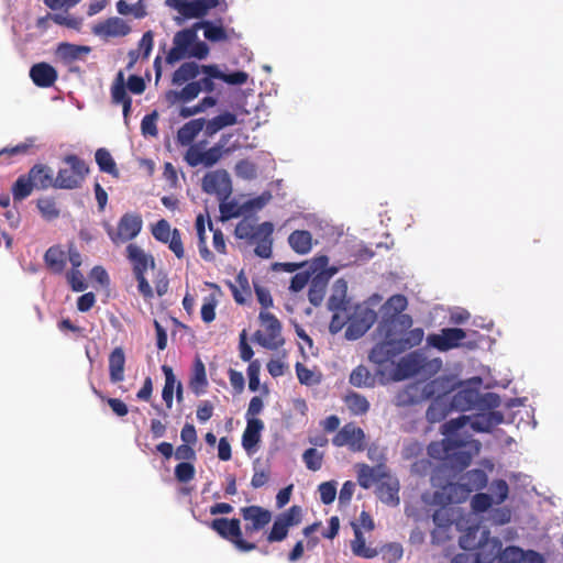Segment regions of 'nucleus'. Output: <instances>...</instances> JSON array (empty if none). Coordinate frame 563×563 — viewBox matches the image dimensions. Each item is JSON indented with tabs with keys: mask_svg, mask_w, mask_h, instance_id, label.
<instances>
[{
	"mask_svg": "<svg viewBox=\"0 0 563 563\" xmlns=\"http://www.w3.org/2000/svg\"><path fill=\"white\" fill-rule=\"evenodd\" d=\"M67 256L60 246H51L44 254L46 266L55 274H60L66 266Z\"/></svg>",
	"mask_w": 563,
	"mask_h": 563,
	"instance_id": "nucleus-36",
	"label": "nucleus"
},
{
	"mask_svg": "<svg viewBox=\"0 0 563 563\" xmlns=\"http://www.w3.org/2000/svg\"><path fill=\"white\" fill-rule=\"evenodd\" d=\"M111 97H112L113 102H115V103H122V102H125L126 100L131 99L128 96L126 90H125L122 71H119L117 80L112 85Z\"/></svg>",
	"mask_w": 563,
	"mask_h": 563,
	"instance_id": "nucleus-59",
	"label": "nucleus"
},
{
	"mask_svg": "<svg viewBox=\"0 0 563 563\" xmlns=\"http://www.w3.org/2000/svg\"><path fill=\"white\" fill-rule=\"evenodd\" d=\"M66 279L73 291H84L88 287L79 268H70V271L66 273Z\"/></svg>",
	"mask_w": 563,
	"mask_h": 563,
	"instance_id": "nucleus-56",
	"label": "nucleus"
},
{
	"mask_svg": "<svg viewBox=\"0 0 563 563\" xmlns=\"http://www.w3.org/2000/svg\"><path fill=\"white\" fill-rule=\"evenodd\" d=\"M200 71H202V66L195 62H186L174 71L172 82L173 85L181 86L186 82L195 81Z\"/></svg>",
	"mask_w": 563,
	"mask_h": 563,
	"instance_id": "nucleus-31",
	"label": "nucleus"
},
{
	"mask_svg": "<svg viewBox=\"0 0 563 563\" xmlns=\"http://www.w3.org/2000/svg\"><path fill=\"white\" fill-rule=\"evenodd\" d=\"M219 209L221 214L222 221H228L233 218H239L240 216L244 214L246 212V209H244V203L240 205L236 200H219Z\"/></svg>",
	"mask_w": 563,
	"mask_h": 563,
	"instance_id": "nucleus-44",
	"label": "nucleus"
},
{
	"mask_svg": "<svg viewBox=\"0 0 563 563\" xmlns=\"http://www.w3.org/2000/svg\"><path fill=\"white\" fill-rule=\"evenodd\" d=\"M423 397L420 389V383H412L399 390L395 396V405L397 407H409L421 404Z\"/></svg>",
	"mask_w": 563,
	"mask_h": 563,
	"instance_id": "nucleus-28",
	"label": "nucleus"
},
{
	"mask_svg": "<svg viewBox=\"0 0 563 563\" xmlns=\"http://www.w3.org/2000/svg\"><path fill=\"white\" fill-rule=\"evenodd\" d=\"M504 422V416L498 411H479L473 416H460L442 424V434L445 437L446 445H464L461 439L467 426L475 432H490L494 427Z\"/></svg>",
	"mask_w": 563,
	"mask_h": 563,
	"instance_id": "nucleus-1",
	"label": "nucleus"
},
{
	"mask_svg": "<svg viewBox=\"0 0 563 563\" xmlns=\"http://www.w3.org/2000/svg\"><path fill=\"white\" fill-rule=\"evenodd\" d=\"M501 405L500 397L495 393L479 394L477 410L479 411H494L493 409Z\"/></svg>",
	"mask_w": 563,
	"mask_h": 563,
	"instance_id": "nucleus-63",
	"label": "nucleus"
},
{
	"mask_svg": "<svg viewBox=\"0 0 563 563\" xmlns=\"http://www.w3.org/2000/svg\"><path fill=\"white\" fill-rule=\"evenodd\" d=\"M525 551L518 547L501 549L499 563H521L525 560Z\"/></svg>",
	"mask_w": 563,
	"mask_h": 563,
	"instance_id": "nucleus-60",
	"label": "nucleus"
},
{
	"mask_svg": "<svg viewBox=\"0 0 563 563\" xmlns=\"http://www.w3.org/2000/svg\"><path fill=\"white\" fill-rule=\"evenodd\" d=\"M115 7L118 13L121 15L131 14L135 19H143L147 15L146 4L144 0H139L133 4H129L125 0H119Z\"/></svg>",
	"mask_w": 563,
	"mask_h": 563,
	"instance_id": "nucleus-45",
	"label": "nucleus"
},
{
	"mask_svg": "<svg viewBox=\"0 0 563 563\" xmlns=\"http://www.w3.org/2000/svg\"><path fill=\"white\" fill-rule=\"evenodd\" d=\"M35 188L27 175L20 176L12 186V195L15 201H22L29 197Z\"/></svg>",
	"mask_w": 563,
	"mask_h": 563,
	"instance_id": "nucleus-50",
	"label": "nucleus"
},
{
	"mask_svg": "<svg viewBox=\"0 0 563 563\" xmlns=\"http://www.w3.org/2000/svg\"><path fill=\"white\" fill-rule=\"evenodd\" d=\"M508 492L509 489L507 483L504 479H497L492 483V494L489 495L493 497L495 504L500 505L507 499Z\"/></svg>",
	"mask_w": 563,
	"mask_h": 563,
	"instance_id": "nucleus-62",
	"label": "nucleus"
},
{
	"mask_svg": "<svg viewBox=\"0 0 563 563\" xmlns=\"http://www.w3.org/2000/svg\"><path fill=\"white\" fill-rule=\"evenodd\" d=\"M461 439L465 442L464 445H446L445 438L442 441V445L446 457L453 456L456 464L461 467H466L471 463L473 455L479 452L482 444L479 441L468 440L464 435H461Z\"/></svg>",
	"mask_w": 563,
	"mask_h": 563,
	"instance_id": "nucleus-14",
	"label": "nucleus"
},
{
	"mask_svg": "<svg viewBox=\"0 0 563 563\" xmlns=\"http://www.w3.org/2000/svg\"><path fill=\"white\" fill-rule=\"evenodd\" d=\"M142 227L143 221L141 216L134 212H128L121 217L117 229L106 224V231L110 240L114 244L119 245L136 238L141 232Z\"/></svg>",
	"mask_w": 563,
	"mask_h": 563,
	"instance_id": "nucleus-6",
	"label": "nucleus"
},
{
	"mask_svg": "<svg viewBox=\"0 0 563 563\" xmlns=\"http://www.w3.org/2000/svg\"><path fill=\"white\" fill-rule=\"evenodd\" d=\"M238 123V117L229 111L222 112L219 115L206 120V130L205 134L209 137L213 136L216 133H218L220 130L232 126Z\"/></svg>",
	"mask_w": 563,
	"mask_h": 563,
	"instance_id": "nucleus-33",
	"label": "nucleus"
},
{
	"mask_svg": "<svg viewBox=\"0 0 563 563\" xmlns=\"http://www.w3.org/2000/svg\"><path fill=\"white\" fill-rule=\"evenodd\" d=\"M302 460L310 471H319L322 466L323 455L317 449H307L302 454Z\"/></svg>",
	"mask_w": 563,
	"mask_h": 563,
	"instance_id": "nucleus-55",
	"label": "nucleus"
},
{
	"mask_svg": "<svg viewBox=\"0 0 563 563\" xmlns=\"http://www.w3.org/2000/svg\"><path fill=\"white\" fill-rule=\"evenodd\" d=\"M207 384L208 380L205 364L200 358H197L194 365V373L190 378V388L196 395H199Z\"/></svg>",
	"mask_w": 563,
	"mask_h": 563,
	"instance_id": "nucleus-47",
	"label": "nucleus"
},
{
	"mask_svg": "<svg viewBox=\"0 0 563 563\" xmlns=\"http://www.w3.org/2000/svg\"><path fill=\"white\" fill-rule=\"evenodd\" d=\"M301 515L302 510L299 506H291L287 511L278 515L267 534V541L273 543L286 539L289 528L301 521Z\"/></svg>",
	"mask_w": 563,
	"mask_h": 563,
	"instance_id": "nucleus-9",
	"label": "nucleus"
},
{
	"mask_svg": "<svg viewBox=\"0 0 563 563\" xmlns=\"http://www.w3.org/2000/svg\"><path fill=\"white\" fill-rule=\"evenodd\" d=\"M289 246L297 254H308L312 249V236L307 230H296L288 236Z\"/></svg>",
	"mask_w": 563,
	"mask_h": 563,
	"instance_id": "nucleus-35",
	"label": "nucleus"
},
{
	"mask_svg": "<svg viewBox=\"0 0 563 563\" xmlns=\"http://www.w3.org/2000/svg\"><path fill=\"white\" fill-rule=\"evenodd\" d=\"M347 285L343 279H338L333 286V292L328 299L327 307L329 310H351L350 301L346 299Z\"/></svg>",
	"mask_w": 563,
	"mask_h": 563,
	"instance_id": "nucleus-29",
	"label": "nucleus"
},
{
	"mask_svg": "<svg viewBox=\"0 0 563 563\" xmlns=\"http://www.w3.org/2000/svg\"><path fill=\"white\" fill-rule=\"evenodd\" d=\"M336 273L335 269H331L329 273L321 272L311 278L308 299L311 305L318 307L321 305L324 298L328 282L331 276Z\"/></svg>",
	"mask_w": 563,
	"mask_h": 563,
	"instance_id": "nucleus-23",
	"label": "nucleus"
},
{
	"mask_svg": "<svg viewBox=\"0 0 563 563\" xmlns=\"http://www.w3.org/2000/svg\"><path fill=\"white\" fill-rule=\"evenodd\" d=\"M196 29H198V31L203 29L205 37L210 42H222L228 38L225 30L209 20L196 22Z\"/></svg>",
	"mask_w": 563,
	"mask_h": 563,
	"instance_id": "nucleus-40",
	"label": "nucleus"
},
{
	"mask_svg": "<svg viewBox=\"0 0 563 563\" xmlns=\"http://www.w3.org/2000/svg\"><path fill=\"white\" fill-rule=\"evenodd\" d=\"M424 336V331L421 328H415L409 331L404 332L399 336L395 333V341L399 346V350L402 352L418 346Z\"/></svg>",
	"mask_w": 563,
	"mask_h": 563,
	"instance_id": "nucleus-37",
	"label": "nucleus"
},
{
	"mask_svg": "<svg viewBox=\"0 0 563 563\" xmlns=\"http://www.w3.org/2000/svg\"><path fill=\"white\" fill-rule=\"evenodd\" d=\"M210 528L221 538L230 541L240 552H250L256 549V544L242 538L240 519L217 518L210 522Z\"/></svg>",
	"mask_w": 563,
	"mask_h": 563,
	"instance_id": "nucleus-4",
	"label": "nucleus"
},
{
	"mask_svg": "<svg viewBox=\"0 0 563 563\" xmlns=\"http://www.w3.org/2000/svg\"><path fill=\"white\" fill-rule=\"evenodd\" d=\"M320 499L324 505H330L336 497V482L330 481L321 483L318 487Z\"/></svg>",
	"mask_w": 563,
	"mask_h": 563,
	"instance_id": "nucleus-64",
	"label": "nucleus"
},
{
	"mask_svg": "<svg viewBox=\"0 0 563 563\" xmlns=\"http://www.w3.org/2000/svg\"><path fill=\"white\" fill-rule=\"evenodd\" d=\"M131 32L130 25L121 18H109L92 27V33L102 38L121 37Z\"/></svg>",
	"mask_w": 563,
	"mask_h": 563,
	"instance_id": "nucleus-19",
	"label": "nucleus"
},
{
	"mask_svg": "<svg viewBox=\"0 0 563 563\" xmlns=\"http://www.w3.org/2000/svg\"><path fill=\"white\" fill-rule=\"evenodd\" d=\"M96 163L101 172L118 176V169L110 152L106 148H98L95 154Z\"/></svg>",
	"mask_w": 563,
	"mask_h": 563,
	"instance_id": "nucleus-49",
	"label": "nucleus"
},
{
	"mask_svg": "<svg viewBox=\"0 0 563 563\" xmlns=\"http://www.w3.org/2000/svg\"><path fill=\"white\" fill-rule=\"evenodd\" d=\"M487 481L486 473L475 468L463 474L457 483L449 484L444 490L450 503L459 504L464 501L470 493L484 488Z\"/></svg>",
	"mask_w": 563,
	"mask_h": 563,
	"instance_id": "nucleus-2",
	"label": "nucleus"
},
{
	"mask_svg": "<svg viewBox=\"0 0 563 563\" xmlns=\"http://www.w3.org/2000/svg\"><path fill=\"white\" fill-rule=\"evenodd\" d=\"M234 170H235V175L239 178H242L245 180H252V179L256 178V176H257L256 165L247 159H242V161L238 162Z\"/></svg>",
	"mask_w": 563,
	"mask_h": 563,
	"instance_id": "nucleus-54",
	"label": "nucleus"
},
{
	"mask_svg": "<svg viewBox=\"0 0 563 563\" xmlns=\"http://www.w3.org/2000/svg\"><path fill=\"white\" fill-rule=\"evenodd\" d=\"M264 429V423L257 418H249L246 429L242 435V445L246 452L251 453L260 442L261 431Z\"/></svg>",
	"mask_w": 563,
	"mask_h": 563,
	"instance_id": "nucleus-27",
	"label": "nucleus"
},
{
	"mask_svg": "<svg viewBox=\"0 0 563 563\" xmlns=\"http://www.w3.org/2000/svg\"><path fill=\"white\" fill-rule=\"evenodd\" d=\"M351 549L356 556L372 559L377 555L375 549L366 547L365 538L358 528L354 529V540L351 543Z\"/></svg>",
	"mask_w": 563,
	"mask_h": 563,
	"instance_id": "nucleus-46",
	"label": "nucleus"
},
{
	"mask_svg": "<svg viewBox=\"0 0 563 563\" xmlns=\"http://www.w3.org/2000/svg\"><path fill=\"white\" fill-rule=\"evenodd\" d=\"M245 521V533L252 536L264 529L272 520V512L261 506H247L240 509Z\"/></svg>",
	"mask_w": 563,
	"mask_h": 563,
	"instance_id": "nucleus-16",
	"label": "nucleus"
},
{
	"mask_svg": "<svg viewBox=\"0 0 563 563\" xmlns=\"http://www.w3.org/2000/svg\"><path fill=\"white\" fill-rule=\"evenodd\" d=\"M201 186L205 192L216 195L219 200L229 199L232 194V181L224 169L207 173Z\"/></svg>",
	"mask_w": 563,
	"mask_h": 563,
	"instance_id": "nucleus-10",
	"label": "nucleus"
},
{
	"mask_svg": "<svg viewBox=\"0 0 563 563\" xmlns=\"http://www.w3.org/2000/svg\"><path fill=\"white\" fill-rule=\"evenodd\" d=\"M466 338V333L460 328H444L440 333H432L427 336L428 345L445 352L460 346L463 339Z\"/></svg>",
	"mask_w": 563,
	"mask_h": 563,
	"instance_id": "nucleus-15",
	"label": "nucleus"
},
{
	"mask_svg": "<svg viewBox=\"0 0 563 563\" xmlns=\"http://www.w3.org/2000/svg\"><path fill=\"white\" fill-rule=\"evenodd\" d=\"M388 327L386 323H378L377 332L384 338V341L375 344L368 355L369 361L377 365L385 364L401 354L395 341V333H389V330H386Z\"/></svg>",
	"mask_w": 563,
	"mask_h": 563,
	"instance_id": "nucleus-7",
	"label": "nucleus"
},
{
	"mask_svg": "<svg viewBox=\"0 0 563 563\" xmlns=\"http://www.w3.org/2000/svg\"><path fill=\"white\" fill-rule=\"evenodd\" d=\"M33 186L37 189H46L53 187L54 173L53 169L46 165L36 164L27 173Z\"/></svg>",
	"mask_w": 563,
	"mask_h": 563,
	"instance_id": "nucleus-30",
	"label": "nucleus"
},
{
	"mask_svg": "<svg viewBox=\"0 0 563 563\" xmlns=\"http://www.w3.org/2000/svg\"><path fill=\"white\" fill-rule=\"evenodd\" d=\"M125 355L122 347H115L109 356V375L112 383L124 379Z\"/></svg>",
	"mask_w": 563,
	"mask_h": 563,
	"instance_id": "nucleus-34",
	"label": "nucleus"
},
{
	"mask_svg": "<svg viewBox=\"0 0 563 563\" xmlns=\"http://www.w3.org/2000/svg\"><path fill=\"white\" fill-rule=\"evenodd\" d=\"M30 77L37 87H51L57 79V71L46 63H38L31 67Z\"/></svg>",
	"mask_w": 563,
	"mask_h": 563,
	"instance_id": "nucleus-24",
	"label": "nucleus"
},
{
	"mask_svg": "<svg viewBox=\"0 0 563 563\" xmlns=\"http://www.w3.org/2000/svg\"><path fill=\"white\" fill-rule=\"evenodd\" d=\"M126 253L129 261L133 265L134 276H143L150 267L154 268V258L146 254L140 246L135 244H129L126 247Z\"/></svg>",
	"mask_w": 563,
	"mask_h": 563,
	"instance_id": "nucleus-22",
	"label": "nucleus"
},
{
	"mask_svg": "<svg viewBox=\"0 0 563 563\" xmlns=\"http://www.w3.org/2000/svg\"><path fill=\"white\" fill-rule=\"evenodd\" d=\"M379 323L388 324L389 333H397V336L406 332L412 325V318L406 313H399L391 318H383Z\"/></svg>",
	"mask_w": 563,
	"mask_h": 563,
	"instance_id": "nucleus-42",
	"label": "nucleus"
},
{
	"mask_svg": "<svg viewBox=\"0 0 563 563\" xmlns=\"http://www.w3.org/2000/svg\"><path fill=\"white\" fill-rule=\"evenodd\" d=\"M198 29H196V23L188 29H184L178 31L173 38V47L166 55V62L169 65L175 64L176 62L186 57L192 44L197 41Z\"/></svg>",
	"mask_w": 563,
	"mask_h": 563,
	"instance_id": "nucleus-11",
	"label": "nucleus"
},
{
	"mask_svg": "<svg viewBox=\"0 0 563 563\" xmlns=\"http://www.w3.org/2000/svg\"><path fill=\"white\" fill-rule=\"evenodd\" d=\"M232 295L238 303H244L246 298L251 295L249 279L244 272H240L235 277L234 283L230 284Z\"/></svg>",
	"mask_w": 563,
	"mask_h": 563,
	"instance_id": "nucleus-41",
	"label": "nucleus"
},
{
	"mask_svg": "<svg viewBox=\"0 0 563 563\" xmlns=\"http://www.w3.org/2000/svg\"><path fill=\"white\" fill-rule=\"evenodd\" d=\"M37 208L44 219L47 221L55 220L59 217V209L53 198H41L37 200Z\"/></svg>",
	"mask_w": 563,
	"mask_h": 563,
	"instance_id": "nucleus-53",
	"label": "nucleus"
},
{
	"mask_svg": "<svg viewBox=\"0 0 563 563\" xmlns=\"http://www.w3.org/2000/svg\"><path fill=\"white\" fill-rule=\"evenodd\" d=\"M162 371L165 375V384L162 391V398L168 409L173 407L174 393L177 386L176 377L172 367L163 365Z\"/></svg>",
	"mask_w": 563,
	"mask_h": 563,
	"instance_id": "nucleus-43",
	"label": "nucleus"
},
{
	"mask_svg": "<svg viewBox=\"0 0 563 563\" xmlns=\"http://www.w3.org/2000/svg\"><path fill=\"white\" fill-rule=\"evenodd\" d=\"M349 324L345 330V339L355 341L362 338L375 323L377 319L376 311L365 303L356 305L346 313Z\"/></svg>",
	"mask_w": 563,
	"mask_h": 563,
	"instance_id": "nucleus-3",
	"label": "nucleus"
},
{
	"mask_svg": "<svg viewBox=\"0 0 563 563\" xmlns=\"http://www.w3.org/2000/svg\"><path fill=\"white\" fill-rule=\"evenodd\" d=\"M423 363V352L418 350L402 356L396 365L395 377L398 380L420 375Z\"/></svg>",
	"mask_w": 563,
	"mask_h": 563,
	"instance_id": "nucleus-17",
	"label": "nucleus"
},
{
	"mask_svg": "<svg viewBox=\"0 0 563 563\" xmlns=\"http://www.w3.org/2000/svg\"><path fill=\"white\" fill-rule=\"evenodd\" d=\"M488 531H482V538L478 540L476 553L481 563H493L500 559L501 542L498 538H488Z\"/></svg>",
	"mask_w": 563,
	"mask_h": 563,
	"instance_id": "nucleus-20",
	"label": "nucleus"
},
{
	"mask_svg": "<svg viewBox=\"0 0 563 563\" xmlns=\"http://www.w3.org/2000/svg\"><path fill=\"white\" fill-rule=\"evenodd\" d=\"M468 384H474L475 387L463 386L459 391H456L450 401L451 409L457 411L477 409L479 400L478 386L482 384V379L479 377H474L468 382Z\"/></svg>",
	"mask_w": 563,
	"mask_h": 563,
	"instance_id": "nucleus-13",
	"label": "nucleus"
},
{
	"mask_svg": "<svg viewBox=\"0 0 563 563\" xmlns=\"http://www.w3.org/2000/svg\"><path fill=\"white\" fill-rule=\"evenodd\" d=\"M432 520L435 525V527L449 529L451 528L452 523L454 522L453 514L451 509L442 507L434 511L432 515Z\"/></svg>",
	"mask_w": 563,
	"mask_h": 563,
	"instance_id": "nucleus-58",
	"label": "nucleus"
},
{
	"mask_svg": "<svg viewBox=\"0 0 563 563\" xmlns=\"http://www.w3.org/2000/svg\"><path fill=\"white\" fill-rule=\"evenodd\" d=\"M218 5V0H188L185 18H203L210 9Z\"/></svg>",
	"mask_w": 563,
	"mask_h": 563,
	"instance_id": "nucleus-39",
	"label": "nucleus"
},
{
	"mask_svg": "<svg viewBox=\"0 0 563 563\" xmlns=\"http://www.w3.org/2000/svg\"><path fill=\"white\" fill-rule=\"evenodd\" d=\"M91 48L86 45H76L70 43H60L57 46L56 55L65 64L82 59L84 56L88 55Z\"/></svg>",
	"mask_w": 563,
	"mask_h": 563,
	"instance_id": "nucleus-26",
	"label": "nucleus"
},
{
	"mask_svg": "<svg viewBox=\"0 0 563 563\" xmlns=\"http://www.w3.org/2000/svg\"><path fill=\"white\" fill-rule=\"evenodd\" d=\"M495 504L493 497L489 494L477 493L472 497L471 507L475 512H484Z\"/></svg>",
	"mask_w": 563,
	"mask_h": 563,
	"instance_id": "nucleus-61",
	"label": "nucleus"
},
{
	"mask_svg": "<svg viewBox=\"0 0 563 563\" xmlns=\"http://www.w3.org/2000/svg\"><path fill=\"white\" fill-rule=\"evenodd\" d=\"M345 402L350 411L354 415H363L369 409V402L367 399L356 393H351L346 396Z\"/></svg>",
	"mask_w": 563,
	"mask_h": 563,
	"instance_id": "nucleus-51",
	"label": "nucleus"
},
{
	"mask_svg": "<svg viewBox=\"0 0 563 563\" xmlns=\"http://www.w3.org/2000/svg\"><path fill=\"white\" fill-rule=\"evenodd\" d=\"M407 298L402 295L391 296L382 307L383 318H391L401 313L407 307Z\"/></svg>",
	"mask_w": 563,
	"mask_h": 563,
	"instance_id": "nucleus-48",
	"label": "nucleus"
},
{
	"mask_svg": "<svg viewBox=\"0 0 563 563\" xmlns=\"http://www.w3.org/2000/svg\"><path fill=\"white\" fill-rule=\"evenodd\" d=\"M255 223L252 219L244 218L241 220L234 230V234L240 240L253 241Z\"/></svg>",
	"mask_w": 563,
	"mask_h": 563,
	"instance_id": "nucleus-57",
	"label": "nucleus"
},
{
	"mask_svg": "<svg viewBox=\"0 0 563 563\" xmlns=\"http://www.w3.org/2000/svg\"><path fill=\"white\" fill-rule=\"evenodd\" d=\"M350 383L360 388L371 387L373 385V377L365 366L360 365L352 371L350 375Z\"/></svg>",
	"mask_w": 563,
	"mask_h": 563,
	"instance_id": "nucleus-52",
	"label": "nucleus"
},
{
	"mask_svg": "<svg viewBox=\"0 0 563 563\" xmlns=\"http://www.w3.org/2000/svg\"><path fill=\"white\" fill-rule=\"evenodd\" d=\"M355 467L357 472V482L360 486L365 489L371 488L374 484H379L389 475L385 464L369 466L365 463H358Z\"/></svg>",
	"mask_w": 563,
	"mask_h": 563,
	"instance_id": "nucleus-18",
	"label": "nucleus"
},
{
	"mask_svg": "<svg viewBox=\"0 0 563 563\" xmlns=\"http://www.w3.org/2000/svg\"><path fill=\"white\" fill-rule=\"evenodd\" d=\"M202 73L210 75L229 85H243L247 81L249 75L245 71L236 70L231 74L223 73L218 65H202Z\"/></svg>",
	"mask_w": 563,
	"mask_h": 563,
	"instance_id": "nucleus-25",
	"label": "nucleus"
},
{
	"mask_svg": "<svg viewBox=\"0 0 563 563\" xmlns=\"http://www.w3.org/2000/svg\"><path fill=\"white\" fill-rule=\"evenodd\" d=\"M258 318L262 324L265 327L267 335H263L260 331H257L254 335L255 341L260 345L269 350L279 347L284 343V340L280 336L282 324L278 319L267 311H261Z\"/></svg>",
	"mask_w": 563,
	"mask_h": 563,
	"instance_id": "nucleus-8",
	"label": "nucleus"
},
{
	"mask_svg": "<svg viewBox=\"0 0 563 563\" xmlns=\"http://www.w3.org/2000/svg\"><path fill=\"white\" fill-rule=\"evenodd\" d=\"M399 489L400 484L398 478L389 474L388 477L378 484L376 494L382 503L396 507L400 503Z\"/></svg>",
	"mask_w": 563,
	"mask_h": 563,
	"instance_id": "nucleus-21",
	"label": "nucleus"
},
{
	"mask_svg": "<svg viewBox=\"0 0 563 563\" xmlns=\"http://www.w3.org/2000/svg\"><path fill=\"white\" fill-rule=\"evenodd\" d=\"M206 120L194 119L185 123L177 132V140L181 145H189L196 139V136L206 130Z\"/></svg>",
	"mask_w": 563,
	"mask_h": 563,
	"instance_id": "nucleus-32",
	"label": "nucleus"
},
{
	"mask_svg": "<svg viewBox=\"0 0 563 563\" xmlns=\"http://www.w3.org/2000/svg\"><path fill=\"white\" fill-rule=\"evenodd\" d=\"M450 402L446 398H435L429 406L426 418L430 423L442 421L451 411Z\"/></svg>",
	"mask_w": 563,
	"mask_h": 563,
	"instance_id": "nucleus-38",
	"label": "nucleus"
},
{
	"mask_svg": "<svg viewBox=\"0 0 563 563\" xmlns=\"http://www.w3.org/2000/svg\"><path fill=\"white\" fill-rule=\"evenodd\" d=\"M334 446H347L352 452L365 450V433L353 423L343 426L332 439Z\"/></svg>",
	"mask_w": 563,
	"mask_h": 563,
	"instance_id": "nucleus-12",
	"label": "nucleus"
},
{
	"mask_svg": "<svg viewBox=\"0 0 563 563\" xmlns=\"http://www.w3.org/2000/svg\"><path fill=\"white\" fill-rule=\"evenodd\" d=\"M65 163L69 165L67 168H60L56 178L54 179L53 187L62 189H74L80 186L88 168L84 161L76 155H68Z\"/></svg>",
	"mask_w": 563,
	"mask_h": 563,
	"instance_id": "nucleus-5",
	"label": "nucleus"
}]
</instances>
